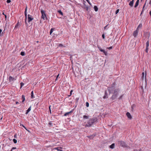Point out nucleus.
I'll return each instance as SVG.
<instances>
[{
	"label": "nucleus",
	"mask_w": 151,
	"mask_h": 151,
	"mask_svg": "<svg viewBox=\"0 0 151 151\" xmlns=\"http://www.w3.org/2000/svg\"><path fill=\"white\" fill-rule=\"evenodd\" d=\"M145 4H146V3H145V4L144 6H143V7L142 10V12L141 13V14H142V12H143V11L144 10V7H145Z\"/></svg>",
	"instance_id": "33"
},
{
	"label": "nucleus",
	"mask_w": 151,
	"mask_h": 151,
	"mask_svg": "<svg viewBox=\"0 0 151 151\" xmlns=\"http://www.w3.org/2000/svg\"><path fill=\"white\" fill-rule=\"evenodd\" d=\"M16 80V79L15 78H13L12 77H11V76H10V82L11 81H13L14 80Z\"/></svg>",
	"instance_id": "18"
},
{
	"label": "nucleus",
	"mask_w": 151,
	"mask_h": 151,
	"mask_svg": "<svg viewBox=\"0 0 151 151\" xmlns=\"http://www.w3.org/2000/svg\"><path fill=\"white\" fill-rule=\"evenodd\" d=\"M83 119H88V116L86 115H84L83 116Z\"/></svg>",
	"instance_id": "27"
},
{
	"label": "nucleus",
	"mask_w": 151,
	"mask_h": 151,
	"mask_svg": "<svg viewBox=\"0 0 151 151\" xmlns=\"http://www.w3.org/2000/svg\"><path fill=\"white\" fill-rule=\"evenodd\" d=\"M21 126H22L23 127H24L26 129H27L26 127L23 125L21 124L20 125Z\"/></svg>",
	"instance_id": "45"
},
{
	"label": "nucleus",
	"mask_w": 151,
	"mask_h": 151,
	"mask_svg": "<svg viewBox=\"0 0 151 151\" xmlns=\"http://www.w3.org/2000/svg\"><path fill=\"white\" fill-rule=\"evenodd\" d=\"M113 47L112 46L110 47H108L107 49L109 50H111V49Z\"/></svg>",
	"instance_id": "47"
},
{
	"label": "nucleus",
	"mask_w": 151,
	"mask_h": 151,
	"mask_svg": "<svg viewBox=\"0 0 151 151\" xmlns=\"http://www.w3.org/2000/svg\"><path fill=\"white\" fill-rule=\"evenodd\" d=\"M119 9H117V10L116 11V12H115V14H117L119 12Z\"/></svg>",
	"instance_id": "42"
},
{
	"label": "nucleus",
	"mask_w": 151,
	"mask_h": 151,
	"mask_svg": "<svg viewBox=\"0 0 151 151\" xmlns=\"http://www.w3.org/2000/svg\"><path fill=\"white\" fill-rule=\"evenodd\" d=\"M31 106H30V107L26 111V112L25 114H27L31 110Z\"/></svg>",
	"instance_id": "17"
},
{
	"label": "nucleus",
	"mask_w": 151,
	"mask_h": 151,
	"mask_svg": "<svg viewBox=\"0 0 151 151\" xmlns=\"http://www.w3.org/2000/svg\"><path fill=\"white\" fill-rule=\"evenodd\" d=\"M139 0H137V1H136L135 5H134V7L136 8L138 6V4H139Z\"/></svg>",
	"instance_id": "14"
},
{
	"label": "nucleus",
	"mask_w": 151,
	"mask_h": 151,
	"mask_svg": "<svg viewBox=\"0 0 151 151\" xmlns=\"http://www.w3.org/2000/svg\"><path fill=\"white\" fill-rule=\"evenodd\" d=\"M51 106H49V111H50V114H51V109H50Z\"/></svg>",
	"instance_id": "44"
},
{
	"label": "nucleus",
	"mask_w": 151,
	"mask_h": 151,
	"mask_svg": "<svg viewBox=\"0 0 151 151\" xmlns=\"http://www.w3.org/2000/svg\"><path fill=\"white\" fill-rule=\"evenodd\" d=\"M59 46H62L63 45L62 44H60Z\"/></svg>",
	"instance_id": "58"
},
{
	"label": "nucleus",
	"mask_w": 151,
	"mask_h": 151,
	"mask_svg": "<svg viewBox=\"0 0 151 151\" xmlns=\"http://www.w3.org/2000/svg\"><path fill=\"white\" fill-rule=\"evenodd\" d=\"M22 102H23L24 101H25V96L24 95H22Z\"/></svg>",
	"instance_id": "20"
},
{
	"label": "nucleus",
	"mask_w": 151,
	"mask_h": 151,
	"mask_svg": "<svg viewBox=\"0 0 151 151\" xmlns=\"http://www.w3.org/2000/svg\"><path fill=\"white\" fill-rule=\"evenodd\" d=\"M58 12L59 13V14L62 15H63V12L60 10H59L58 11Z\"/></svg>",
	"instance_id": "24"
},
{
	"label": "nucleus",
	"mask_w": 151,
	"mask_h": 151,
	"mask_svg": "<svg viewBox=\"0 0 151 151\" xmlns=\"http://www.w3.org/2000/svg\"><path fill=\"white\" fill-rule=\"evenodd\" d=\"M145 4H146V3H145V4L144 6H143V7L142 10V12L141 13V14H142V12H143V11L144 10V7H145Z\"/></svg>",
	"instance_id": "34"
},
{
	"label": "nucleus",
	"mask_w": 151,
	"mask_h": 151,
	"mask_svg": "<svg viewBox=\"0 0 151 151\" xmlns=\"http://www.w3.org/2000/svg\"><path fill=\"white\" fill-rule=\"evenodd\" d=\"M139 32V29L137 28L136 30L134 31L133 33V36L135 37H136L137 36Z\"/></svg>",
	"instance_id": "6"
},
{
	"label": "nucleus",
	"mask_w": 151,
	"mask_h": 151,
	"mask_svg": "<svg viewBox=\"0 0 151 151\" xmlns=\"http://www.w3.org/2000/svg\"><path fill=\"white\" fill-rule=\"evenodd\" d=\"M149 4H151V0H150V2H149Z\"/></svg>",
	"instance_id": "57"
},
{
	"label": "nucleus",
	"mask_w": 151,
	"mask_h": 151,
	"mask_svg": "<svg viewBox=\"0 0 151 151\" xmlns=\"http://www.w3.org/2000/svg\"><path fill=\"white\" fill-rule=\"evenodd\" d=\"M116 86V83L114 82L112 84L110 87H108L107 89L109 91V94L113 93V91L115 89Z\"/></svg>",
	"instance_id": "2"
},
{
	"label": "nucleus",
	"mask_w": 151,
	"mask_h": 151,
	"mask_svg": "<svg viewBox=\"0 0 151 151\" xmlns=\"http://www.w3.org/2000/svg\"><path fill=\"white\" fill-rule=\"evenodd\" d=\"M86 9L87 11L88 10V6H87V7H86Z\"/></svg>",
	"instance_id": "52"
},
{
	"label": "nucleus",
	"mask_w": 151,
	"mask_h": 151,
	"mask_svg": "<svg viewBox=\"0 0 151 151\" xmlns=\"http://www.w3.org/2000/svg\"><path fill=\"white\" fill-rule=\"evenodd\" d=\"M107 25L106 26L104 27V29H105L106 28V27H107Z\"/></svg>",
	"instance_id": "54"
},
{
	"label": "nucleus",
	"mask_w": 151,
	"mask_h": 151,
	"mask_svg": "<svg viewBox=\"0 0 151 151\" xmlns=\"http://www.w3.org/2000/svg\"><path fill=\"white\" fill-rule=\"evenodd\" d=\"M95 136V135L93 134L90 136H87V137L89 138L90 139H92L94 138Z\"/></svg>",
	"instance_id": "12"
},
{
	"label": "nucleus",
	"mask_w": 151,
	"mask_h": 151,
	"mask_svg": "<svg viewBox=\"0 0 151 151\" xmlns=\"http://www.w3.org/2000/svg\"><path fill=\"white\" fill-rule=\"evenodd\" d=\"M135 107V104H133L131 106V108L132 110H134V108Z\"/></svg>",
	"instance_id": "26"
},
{
	"label": "nucleus",
	"mask_w": 151,
	"mask_h": 151,
	"mask_svg": "<svg viewBox=\"0 0 151 151\" xmlns=\"http://www.w3.org/2000/svg\"><path fill=\"white\" fill-rule=\"evenodd\" d=\"M5 18H6V15H5Z\"/></svg>",
	"instance_id": "64"
},
{
	"label": "nucleus",
	"mask_w": 151,
	"mask_h": 151,
	"mask_svg": "<svg viewBox=\"0 0 151 151\" xmlns=\"http://www.w3.org/2000/svg\"><path fill=\"white\" fill-rule=\"evenodd\" d=\"M148 48L146 47V49H145V52L147 53L148 52Z\"/></svg>",
	"instance_id": "48"
},
{
	"label": "nucleus",
	"mask_w": 151,
	"mask_h": 151,
	"mask_svg": "<svg viewBox=\"0 0 151 151\" xmlns=\"http://www.w3.org/2000/svg\"><path fill=\"white\" fill-rule=\"evenodd\" d=\"M20 84L21 87H22L24 85V83H21Z\"/></svg>",
	"instance_id": "50"
},
{
	"label": "nucleus",
	"mask_w": 151,
	"mask_h": 151,
	"mask_svg": "<svg viewBox=\"0 0 151 151\" xmlns=\"http://www.w3.org/2000/svg\"><path fill=\"white\" fill-rule=\"evenodd\" d=\"M145 80H146V71H145Z\"/></svg>",
	"instance_id": "56"
},
{
	"label": "nucleus",
	"mask_w": 151,
	"mask_h": 151,
	"mask_svg": "<svg viewBox=\"0 0 151 151\" xmlns=\"http://www.w3.org/2000/svg\"><path fill=\"white\" fill-rule=\"evenodd\" d=\"M102 38H103V39H105V35H104V33H103L102 34Z\"/></svg>",
	"instance_id": "37"
},
{
	"label": "nucleus",
	"mask_w": 151,
	"mask_h": 151,
	"mask_svg": "<svg viewBox=\"0 0 151 151\" xmlns=\"http://www.w3.org/2000/svg\"><path fill=\"white\" fill-rule=\"evenodd\" d=\"M73 92V90H71L70 91V95H72V93Z\"/></svg>",
	"instance_id": "51"
},
{
	"label": "nucleus",
	"mask_w": 151,
	"mask_h": 151,
	"mask_svg": "<svg viewBox=\"0 0 151 151\" xmlns=\"http://www.w3.org/2000/svg\"><path fill=\"white\" fill-rule=\"evenodd\" d=\"M16 149V147H13L12 148L11 150L10 151H12L13 150Z\"/></svg>",
	"instance_id": "46"
},
{
	"label": "nucleus",
	"mask_w": 151,
	"mask_h": 151,
	"mask_svg": "<svg viewBox=\"0 0 151 151\" xmlns=\"http://www.w3.org/2000/svg\"><path fill=\"white\" fill-rule=\"evenodd\" d=\"M100 51L103 52L106 55H108V53L107 52L105 51L104 50H100Z\"/></svg>",
	"instance_id": "15"
},
{
	"label": "nucleus",
	"mask_w": 151,
	"mask_h": 151,
	"mask_svg": "<svg viewBox=\"0 0 151 151\" xmlns=\"http://www.w3.org/2000/svg\"><path fill=\"white\" fill-rule=\"evenodd\" d=\"M18 25H19V22H18V23L16 25V26H15V28H17L18 27Z\"/></svg>",
	"instance_id": "38"
},
{
	"label": "nucleus",
	"mask_w": 151,
	"mask_h": 151,
	"mask_svg": "<svg viewBox=\"0 0 151 151\" xmlns=\"http://www.w3.org/2000/svg\"><path fill=\"white\" fill-rule=\"evenodd\" d=\"M108 98V93L106 91H105V94L103 96V98L105 99L106 98Z\"/></svg>",
	"instance_id": "11"
},
{
	"label": "nucleus",
	"mask_w": 151,
	"mask_h": 151,
	"mask_svg": "<svg viewBox=\"0 0 151 151\" xmlns=\"http://www.w3.org/2000/svg\"><path fill=\"white\" fill-rule=\"evenodd\" d=\"M13 141L14 142L15 144H16L17 143V141L16 139H13Z\"/></svg>",
	"instance_id": "32"
},
{
	"label": "nucleus",
	"mask_w": 151,
	"mask_h": 151,
	"mask_svg": "<svg viewBox=\"0 0 151 151\" xmlns=\"http://www.w3.org/2000/svg\"><path fill=\"white\" fill-rule=\"evenodd\" d=\"M114 146H115L114 143H113L111 145H110V146L109 147L110 148L113 149L114 148Z\"/></svg>",
	"instance_id": "16"
},
{
	"label": "nucleus",
	"mask_w": 151,
	"mask_h": 151,
	"mask_svg": "<svg viewBox=\"0 0 151 151\" xmlns=\"http://www.w3.org/2000/svg\"><path fill=\"white\" fill-rule=\"evenodd\" d=\"M85 3H86V2L85 1H84V6L82 7V8L83 9H86V7H87L86 5L85 4Z\"/></svg>",
	"instance_id": "21"
},
{
	"label": "nucleus",
	"mask_w": 151,
	"mask_h": 151,
	"mask_svg": "<svg viewBox=\"0 0 151 151\" xmlns=\"http://www.w3.org/2000/svg\"><path fill=\"white\" fill-rule=\"evenodd\" d=\"M86 1L88 3V4L91 6V3L90 2L89 0H86Z\"/></svg>",
	"instance_id": "39"
},
{
	"label": "nucleus",
	"mask_w": 151,
	"mask_h": 151,
	"mask_svg": "<svg viewBox=\"0 0 151 151\" xmlns=\"http://www.w3.org/2000/svg\"><path fill=\"white\" fill-rule=\"evenodd\" d=\"M33 19V18L32 17L31 15L29 14L28 15V22L29 23L31 22Z\"/></svg>",
	"instance_id": "8"
},
{
	"label": "nucleus",
	"mask_w": 151,
	"mask_h": 151,
	"mask_svg": "<svg viewBox=\"0 0 151 151\" xmlns=\"http://www.w3.org/2000/svg\"><path fill=\"white\" fill-rule=\"evenodd\" d=\"M94 9L96 12H97L98 9V8L96 6H94Z\"/></svg>",
	"instance_id": "19"
},
{
	"label": "nucleus",
	"mask_w": 151,
	"mask_h": 151,
	"mask_svg": "<svg viewBox=\"0 0 151 151\" xmlns=\"http://www.w3.org/2000/svg\"><path fill=\"white\" fill-rule=\"evenodd\" d=\"M98 47L99 48V50L100 51V50H103V49H101V47L100 46H98Z\"/></svg>",
	"instance_id": "49"
},
{
	"label": "nucleus",
	"mask_w": 151,
	"mask_h": 151,
	"mask_svg": "<svg viewBox=\"0 0 151 151\" xmlns=\"http://www.w3.org/2000/svg\"><path fill=\"white\" fill-rule=\"evenodd\" d=\"M134 4V0H132V1H130L129 3V5L131 7H132L133 6Z\"/></svg>",
	"instance_id": "13"
},
{
	"label": "nucleus",
	"mask_w": 151,
	"mask_h": 151,
	"mask_svg": "<svg viewBox=\"0 0 151 151\" xmlns=\"http://www.w3.org/2000/svg\"><path fill=\"white\" fill-rule=\"evenodd\" d=\"M34 97H35L34 96L33 92V91H32L31 93V98H33Z\"/></svg>",
	"instance_id": "28"
},
{
	"label": "nucleus",
	"mask_w": 151,
	"mask_h": 151,
	"mask_svg": "<svg viewBox=\"0 0 151 151\" xmlns=\"http://www.w3.org/2000/svg\"><path fill=\"white\" fill-rule=\"evenodd\" d=\"M14 138H17V135L16 134H15L14 135Z\"/></svg>",
	"instance_id": "53"
},
{
	"label": "nucleus",
	"mask_w": 151,
	"mask_h": 151,
	"mask_svg": "<svg viewBox=\"0 0 151 151\" xmlns=\"http://www.w3.org/2000/svg\"><path fill=\"white\" fill-rule=\"evenodd\" d=\"M118 145L123 148L127 147L128 145L126 143L123 141H118Z\"/></svg>",
	"instance_id": "4"
},
{
	"label": "nucleus",
	"mask_w": 151,
	"mask_h": 151,
	"mask_svg": "<svg viewBox=\"0 0 151 151\" xmlns=\"http://www.w3.org/2000/svg\"><path fill=\"white\" fill-rule=\"evenodd\" d=\"M142 24H139V25H138V27L137 28H138V29L139 28V27H142Z\"/></svg>",
	"instance_id": "41"
},
{
	"label": "nucleus",
	"mask_w": 151,
	"mask_h": 151,
	"mask_svg": "<svg viewBox=\"0 0 151 151\" xmlns=\"http://www.w3.org/2000/svg\"><path fill=\"white\" fill-rule=\"evenodd\" d=\"M79 98H76V103H77L78 102V100H79Z\"/></svg>",
	"instance_id": "40"
},
{
	"label": "nucleus",
	"mask_w": 151,
	"mask_h": 151,
	"mask_svg": "<svg viewBox=\"0 0 151 151\" xmlns=\"http://www.w3.org/2000/svg\"><path fill=\"white\" fill-rule=\"evenodd\" d=\"M52 123L51 122H49L48 124V125L49 126V127H52Z\"/></svg>",
	"instance_id": "25"
},
{
	"label": "nucleus",
	"mask_w": 151,
	"mask_h": 151,
	"mask_svg": "<svg viewBox=\"0 0 151 151\" xmlns=\"http://www.w3.org/2000/svg\"><path fill=\"white\" fill-rule=\"evenodd\" d=\"M20 55L22 56H24L25 55V53L24 52L22 51L20 53Z\"/></svg>",
	"instance_id": "23"
},
{
	"label": "nucleus",
	"mask_w": 151,
	"mask_h": 151,
	"mask_svg": "<svg viewBox=\"0 0 151 151\" xmlns=\"http://www.w3.org/2000/svg\"><path fill=\"white\" fill-rule=\"evenodd\" d=\"M71 95H70H70H69L68 96H71Z\"/></svg>",
	"instance_id": "63"
},
{
	"label": "nucleus",
	"mask_w": 151,
	"mask_h": 151,
	"mask_svg": "<svg viewBox=\"0 0 151 151\" xmlns=\"http://www.w3.org/2000/svg\"><path fill=\"white\" fill-rule=\"evenodd\" d=\"M57 78H57V77H56V78L55 80V81H56L57 80Z\"/></svg>",
	"instance_id": "62"
},
{
	"label": "nucleus",
	"mask_w": 151,
	"mask_h": 151,
	"mask_svg": "<svg viewBox=\"0 0 151 151\" xmlns=\"http://www.w3.org/2000/svg\"><path fill=\"white\" fill-rule=\"evenodd\" d=\"M27 6H26V9H25V11L24 12V14H25V24L27 26H28V24L27 23L26 21L27 19Z\"/></svg>",
	"instance_id": "7"
},
{
	"label": "nucleus",
	"mask_w": 151,
	"mask_h": 151,
	"mask_svg": "<svg viewBox=\"0 0 151 151\" xmlns=\"http://www.w3.org/2000/svg\"><path fill=\"white\" fill-rule=\"evenodd\" d=\"M26 130L28 131V132H29V130H28L27 129H26Z\"/></svg>",
	"instance_id": "61"
},
{
	"label": "nucleus",
	"mask_w": 151,
	"mask_h": 151,
	"mask_svg": "<svg viewBox=\"0 0 151 151\" xmlns=\"http://www.w3.org/2000/svg\"><path fill=\"white\" fill-rule=\"evenodd\" d=\"M86 106L87 107H88L89 106V104L87 102L86 103Z\"/></svg>",
	"instance_id": "36"
},
{
	"label": "nucleus",
	"mask_w": 151,
	"mask_h": 151,
	"mask_svg": "<svg viewBox=\"0 0 151 151\" xmlns=\"http://www.w3.org/2000/svg\"><path fill=\"white\" fill-rule=\"evenodd\" d=\"M2 30L1 29H0V36H1L2 35L3 32H2Z\"/></svg>",
	"instance_id": "35"
},
{
	"label": "nucleus",
	"mask_w": 151,
	"mask_h": 151,
	"mask_svg": "<svg viewBox=\"0 0 151 151\" xmlns=\"http://www.w3.org/2000/svg\"><path fill=\"white\" fill-rule=\"evenodd\" d=\"M41 13L42 14L41 17L44 20H47V18L46 16L45 11L43 10H41Z\"/></svg>",
	"instance_id": "5"
},
{
	"label": "nucleus",
	"mask_w": 151,
	"mask_h": 151,
	"mask_svg": "<svg viewBox=\"0 0 151 151\" xmlns=\"http://www.w3.org/2000/svg\"><path fill=\"white\" fill-rule=\"evenodd\" d=\"M126 115L129 119H131L132 118V116L129 112H127L126 113Z\"/></svg>",
	"instance_id": "9"
},
{
	"label": "nucleus",
	"mask_w": 151,
	"mask_h": 151,
	"mask_svg": "<svg viewBox=\"0 0 151 151\" xmlns=\"http://www.w3.org/2000/svg\"><path fill=\"white\" fill-rule=\"evenodd\" d=\"M54 30V28H52L51 29L50 31V35H51V34L52 33V32H53V31Z\"/></svg>",
	"instance_id": "29"
},
{
	"label": "nucleus",
	"mask_w": 151,
	"mask_h": 151,
	"mask_svg": "<svg viewBox=\"0 0 151 151\" xmlns=\"http://www.w3.org/2000/svg\"><path fill=\"white\" fill-rule=\"evenodd\" d=\"M149 46V40H148L146 42V47L148 48Z\"/></svg>",
	"instance_id": "22"
},
{
	"label": "nucleus",
	"mask_w": 151,
	"mask_h": 151,
	"mask_svg": "<svg viewBox=\"0 0 151 151\" xmlns=\"http://www.w3.org/2000/svg\"><path fill=\"white\" fill-rule=\"evenodd\" d=\"M19 103L18 101H16V104H19Z\"/></svg>",
	"instance_id": "59"
},
{
	"label": "nucleus",
	"mask_w": 151,
	"mask_h": 151,
	"mask_svg": "<svg viewBox=\"0 0 151 151\" xmlns=\"http://www.w3.org/2000/svg\"><path fill=\"white\" fill-rule=\"evenodd\" d=\"M144 72H143L142 73V80H143L144 79Z\"/></svg>",
	"instance_id": "31"
},
{
	"label": "nucleus",
	"mask_w": 151,
	"mask_h": 151,
	"mask_svg": "<svg viewBox=\"0 0 151 151\" xmlns=\"http://www.w3.org/2000/svg\"><path fill=\"white\" fill-rule=\"evenodd\" d=\"M123 95H121V96H120L119 97V98H118V99H121L123 96Z\"/></svg>",
	"instance_id": "43"
},
{
	"label": "nucleus",
	"mask_w": 151,
	"mask_h": 151,
	"mask_svg": "<svg viewBox=\"0 0 151 151\" xmlns=\"http://www.w3.org/2000/svg\"><path fill=\"white\" fill-rule=\"evenodd\" d=\"M98 122V119L96 117H93L90 119L88 121L87 124L86 125V127H91L93 125L96 124Z\"/></svg>",
	"instance_id": "1"
},
{
	"label": "nucleus",
	"mask_w": 151,
	"mask_h": 151,
	"mask_svg": "<svg viewBox=\"0 0 151 151\" xmlns=\"http://www.w3.org/2000/svg\"><path fill=\"white\" fill-rule=\"evenodd\" d=\"M62 148L60 147H57L56 148H55V149L57 150L58 151H61V149Z\"/></svg>",
	"instance_id": "30"
},
{
	"label": "nucleus",
	"mask_w": 151,
	"mask_h": 151,
	"mask_svg": "<svg viewBox=\"0 0 151 151\" xmlns=\"http://www.w3.org/2000/svg\"><path fill=\"white\" fill-rule=\"evenodd\" d=\"M7 3H9V0H7Z\"/></svg>",
	"instance_id": "55"
},
{
	"label": "nucleus",
	"mask_w": 151,
	"mask_h": 151,
	"mask_svg": "<svg viewBox=\"0 0 151 151\" xmlns=\"http://www.w3.org/2000/svg\"><path fill=\"white\" fill-rule=\"evenodd\" d=\"M73 111V110H72L70 112L66 113H65L64 114V116H67V115H69L70 114L72 113Z\"/></svg>",
	"instance_id": "10"
},
{
	"label": "nucleus",
	"mask_w": 151,
	"mask_h": 151,
	"mask_svg": "<svg viewBox=\"0 0 151 151\" xmlns=\"http://www.w3.org/2000/svg\"><path fill=\"white\" fill-rule=\"evenodd\" d=\"M119 88L116 89L114 90L113 94L111 98L112 100H114L117 97L119 92Z\"/></svg>",
	"instance_id": "3"
},
{
	"label": "nucleus",
	"mask_w": 151,
	"mask_h": 151,
	"mask_svg": "<svg viewBox=\"0 0 151 151\" xmlns=\"http://www.w3.org/2000/svg\"><path fill=\"white\" fill-rule=\"evenodd\" d=\"M142 151V149H140L139 150V151Z\"/></svg>",
	"instance_id": "60"
}]
</instances>
